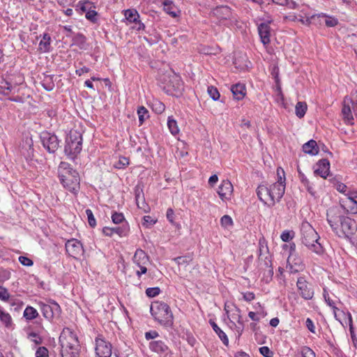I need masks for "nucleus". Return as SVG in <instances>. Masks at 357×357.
Masks as SVG:
<instances>
[{
  "mask_svg": "<svg viewBox=\"0 0 357 357\" xmlns=\"http://www.w3.org/2000/svg\"><path fill=\"white\" fill-rule=\"evenodd\" d=\"M287 268L291 273H297L305 269V264L298 255H292L287 258Z\"/></svg>",
  "mask_w": 357,
  "mask_h": 357,
  "instance_id": "nucleus-17",
  "label": "nucleus"
},
{
  "mask_svg": "<svg viewBox=\"0 0 357 357\" xmlns=\"http://www.w3.org/2000/svg\"><path fill=\"white\" fill-rule=\"evenodd\" d=\"M38 305L43 317L48 321H52L55 317H59L61 313L59 305L53 300H49L47 303L39 302Z\"/></svg>",
  "mask_w": 357,
  "mask_h": 357,
  "instance_id": "nucleus-9",
  "label": "nucleus"
},
{
  "mask_svg": "<svg viewBox=\"0 0 357 357\" xmlns=\"http://www.w3.org/2000/svg\"><path fill=\"white\" fill-rule=\"evenodd\" d=\"M295 233L292 230H284L281 234L280 238L284 242H289L294 237Z\"/></svg>",
  "mask_w": 357,
  "mask_h": 357,
  "instance_id": "nucleus-45",
  "label": "nucleus"
},
{
  "mask_svg": "<svg viewBox=\"0 0 357 357\" xmlns=\"http://www.w3.org/2000/svg\"><path fill=\"white\" fill-rule=\"evenodd\" d=\"M130 232V226L127 222L123 223L121 226L114 227H105L102 229V233L106 236H112L114 234H118L120 237L128 236Z\"/></svg>",
  "mask_w": 357,
  "mask_h": 357,
  "instance_id": "nucleus-15",
  "label": "nucleus"
},
{
  "mask_svg": "<svg viewBox=\"0 0 357 357\" xmlns=\"http://www.w3.org/2000/svg\"><path fill=\"white\" fill-rule=\"evenodd\" d=\"M13 89V86L7 82H1L0 83V100L9 96L12 90Z\"/></svg>",
  "mask_w": 357,
  "mask_h": 357,
  "instance_id": "nucleus-33",
  "label": "nucleus"
},
{
  "mask_svg": "<svg viewBox=\"0 0 357 357\" xmlns=\"http://www.w3.org/2000/svg\"><path fill=\"white\" fill-rule=\"evenodd\" d=\"M149 349L160 357H172L173 352L162 340H152L149 344Z\"/></svg>",
  "mask_w": 357,
  "mask_h": 357,
  "instance_id": "nucleus-13",
  "label": "nucleus"
},
{
  "mask_svg": "<svg viewBox=\"0 0 357 357\" xmlns=\"http://www.w3.org/2000/svg\"><path fill=\"white\" fill-rule=\"evenodd\" d=\"M54 75H44L41 81L43 87L47 91H50L54 88Z\"/></svg>",
  "mask_w": 357,
  "mask_h": 357,
  "instance_id": "nucleus-32",
  "label": "nucleus"
},
{
  "mask_svg": "<svg viewBox=\"0 0 357 357\" xmlns=\"http://www.w3.org/2000/svg\"><path fill=\"white\" fill-rule=\"evenodd\" d=\"M167 126L169 129L170 132L173 135H176V134L178 133L179 129L178 128L177 123L174 119H172L171 117L168 118Z\"/></svg>",
  "mask_w": 357,
  "mask_h": 357,
  "instance_id": "nucleus-41",
  "label": "nucleus"
},
{
  "mask_svg": "<svg viewBox=\"0 0 357 357\" xmlns=\"http://www.w3.org/2000/svg\"><path fill=\"white\" fill-rule=\"evenodd\" d=\"M234 188L231 183L229 180H223L218 189V194L223 202L231 199L233 194Z\"/></svg>",
  "mask_w": 357,
  "mask_h": 357,
  "instance_id": "nucleus-19",
  "label": "nucleus"
},
{
  "mask_svg": "<svg viewBox=\"0 0 357 357\" xmlns=\"http://www.w3.org/2000/svg\"><path fill=\"white\" fill-rule=\"evenodd\" d=\"M124 15L129 22H137L139 18V15L136 10L128 9L125 10Z\"/></svg>",
  "mask_w": 357,
  "mask_h": 357,
  "instance_id": "nucleus-36",
  "label": "nucleus"
},
{
  "mask_svg": "<svg viewBox=\"0 0 357 357\" xmlns=\"http://www.w3.org/2000/svg\"><path fill=\"white\" fill-rule=\"evenodd\" d=\"M303 151L311 155H316L319 153V147L316 141L311 139L303 144Z\"/></svg>",
  "mask_w": 357,
  "mask_h": 357,
  "instance_id": "nucleus-28",
  "label": "nucleus"
},
{
  "mask_svg": "<svg viewBox=\"0 0 357 357\" xmlns=\"http://www.w3.org/2000/svg\"><path fill=\"white\" fill-rule=\"evenodd\" d=\"M97 15L98 13L94 10V8H91L85 14V17L88 20L94 23L97 22Z\"/></svg>",
  "mask_w": 357,
  "mask_h": 357,
  "instance_id": "nucleus-49",
  "label": "nucleus"
},
{
  "mask_svg": "<svg viewBox=\"0 0 357 357\" xmlns=\"http://www.w3.org/2000/svg\"><path fill=\"white\" fill-rule=\"evenodd\" d=\"M9 298V293L5 287L0 286V300L7 301Z\"/></svg>",
  "mask_w": 357,
  "mask_h": 357,
  "instance_id": "nucleus-57",
  "label": "nucleus"
},
{
  "mask_svg": "<svg viewBox=\"0 0 357 357\" xmlns=\"http://www.w3.org/2000/svg\"><path fill=\"white\" fill-rule=\"evenodd\" d=\"M66 250L70 256L74 258H77L84 253L82 244L75 238L68 240L66 243Z\"/></svg>",
  "mask_w": 357,
  "mask_h": 357,
  "instance_id": "nucleus-16",
  "label": "nucleus"
},
{
  "mask_svg": "<svg viewBox=\"0 0 357 357\" xmlns=\"http://www.w3.org/2000/svg\"><path fill=\"white\" fill-rule=\"evenodd\" d=\"M211 15L220 20H229L231 17V10L227 6H217L211 11Z\"/></svg>",
  "mask_w": 357,
  "mask_h": 357,
  "instance_id": "nucleus-20",
  "label": "nucleus"
},
{
  "mask_svg": "<svg viewBox=\"0 0 357 357\" xmlns=\"http://www.w3.org/2000/svg\"><path fill=\"white\" fill-rule=\"evenodd\" d=\"M209 323L213 328V331L215 332V333L218 335L219 338L222 340V343L227 346L229 344V339L225 334V333L221 330L220 328L218 327V326L215 324V321L210 320Z\"/></svg>",
  "mask_w": 357,
  "mask_h": 357,
  "instance_id": "nucleus-31",
  "label": "nucleus"
},
{
  "mask_svg": "<svg viewBox=\"0 0 357 357\" xmlns=\"http://www.w3.org/2000/svg\"><path fill=\"white\" fill-rule=\"evenodd\" d=\"M301 355L303 357H315L314 352L308 347H303L301 349Z\"/></svg>",
  "mask_w": 357,
  "mask_h": 357,
  "instance_id": "nucleus-51",
  "label": "nucleus"
},
{
  "mask_svg": "<svg viewBox=\"0 0 357 357\" xmlns=\"http://www.w3.org/2000/svg\"><path fill=\"white\" fill-rule=\"evenodd\" d=\"M128 164V160L126 158L123 157L119 160L118 164L116 165L115 167L116 168H123L126 167Z\"/></svg>",
  "mask_w": 357,
  "mask_h": 357,
  "instance_id": "nucleus-63",
  "label": "nucleus"
},
{
  "mask_svg": "<svg viewBox=\"0 0 357 357\" xmlns=\"http://www.w3.org/2000/svg\"><path fill=\"white\" fill-rule=\"evenodd\" d=\"M112 220L114 224H123L126 222L123 214L117 212L113 213L112 215Z\"/></svg>",
  "mask_w": 357,
  "mask_h": 357,
  "instance_id": "nucleus-46",
  "label": "nucleus"
},
{
  "mask_svg": "<svg viewBox=\"0 0 357 357\" xmlns=\"http://www.w3.org/2000/svg\"><path fill=\"white\" fill-rule=\"evenodd\" d=\"M257 195L259 200L269 208L275 204L268 184L259 185L257 188Z\"/></svg>",
  "mask_w": 357,
  "mask_h": 357,
  "instance_id": "nucleus-14",
  "label": "nucleus"
},
{
  "mask_svg": "<svg viewBox=\"0 0 357 357\" xmlns=\"http://www.w3.org/2000/svg\"><path fill=\"white\" fill-rule=\"evenodd\" d=\"M264 265L266 267L264 275L266 277V282H268L270 280H271L273 275V269L272 267L271 261L268 257L265 258Z\"/></svg>",
  "mask_w": 357,
  "mask_h": 357,
  "instance_id": "nucleus-38",
  "label": "nucleus"
},
{
  "mask_svg": "<svg viewBox=\"0 0 357 357\" xmlns=\"http://www.w3.org/2000/svg\"><path fill=\"white\" fill-rule=\"evenodd\" d=\"M341 206L351 214L357 213V194L349 195Z\"/></svg>",
  "mask_w": 357,
  "mask_h": 357,
  "instance_id": "nucleus-22",
  "label": "nucleus"
},
{
  "mask_svg": "<svg viewBox=\"0 0 357 357\" xmlns=\"http://www.w3.org/2000/svg\"><path fill=\"white\" fill-rule=\"evenodd\" d=\"M151 313L155 321L166 327L173 324V314L169 306L162 301H157L151 305Z\"/></svg>",
  "mask_w": 357,
  "mask_h": 357,
  "instance_id": "nucleus-5",
  "label": "nucleus"
},
{
  "mask_svg": "<svg viewBox=\"0 0 357 357\" xmlns=\"http://www.w3.org/2000/svg\"><path fill=\"white\" fill-rule=\"evenodd\" d=\"M231 91L236 100H242L245 96V86L243 84H236L231 86Z\"/></svg>",
  "mask_w": 357,
  "mask_h": 357,
  "instance_id": "nucleus-26",
  "label": "nucleus"
},
{
  "mask_svg": "<svg viewBox=\"0 0 357 357\" xmlns=\"http://www.w3.org/2000/svg\"><path fill=\"white\" fill-rule=\"evenodd\" d=\"M142 190H140L139 188H136L135 190V200L137 205L139 208H142V206H140L139 201L142 199V204H144V199L143 196H141Z\"/></svg>",
  "mask_w": 357,
  "mask_h": 357,
  "instance_id": "nucleus-55",
  "label": "nucleus"
},
{
  "mask_svg": "<svg viewBox=\"0 0 357 357\" xmlns=\"http://www.w3.org/2000/svg\"><path fill=\"white\" fill-rule=\"evenodd\" d=\"M155 222L156 220H153L152 217L150 215H145L143 218L142 225L146 227H151L153 225Z\"/></svg>",
  "mask_w": 357,
  "mask_h": 357,
  "instance_id": "nucleus-54",
  "label": "nucleus"
},
{
  "mask_svg": "<svg viewBox=\"0 0 357 357\" xmlns=\"http://www.w3.org/2000/svg\"><path fill=\"white\" fill-rule=\"evenodd\" d=\"M159 336V334L155 331H150L145 333V338L147 340H153Z\"/></svg>",
  "mask_w": 357,
  "mask_h": 357,
  "instance_id": "nucleus-60",
  "label": "nucleus"
},
{
  "mask_svg": "<svg viewBox=\"0 0 357 357\" xmlns=\"http://www.w3.org/2000/svg\"><path fill=\"white\" fill-rule=\"evenodd\" d=\"M301 241L311 251L317 255H321L324 252L323 247L319 243V236L315 229L307 222H303L301 225Z\"/></svg>",
  "mask_w": 357,
  "mask_h": 357,
  "instance_id": "nucleus-4",
  "label": "nucleus"
},
{
  "mask_svg": "<svg viewBox=\"0 0 357 357\" xmlns=\"http://www.w3.org/2000/svg\"><path fill=\"white\" fill-rule=\"evenodd\" d=\"M149 112L144 106H140L137 109V114L139 116V121L142 124L146 119L149 117Z\"/></svg>",
  "mask_w": 357,
  "mask_h": 357,
  "instance_id": "nucleus-42",
  "label": "nucleus"
},
{
  "mask_svg": "<svg viewBox=\"0 0 357 357\" xmlns=\"http://www.w3.org/2000/svg\"><path fill=\"white\" fill-rule=\"evenodd\" d=\"M73 45L77 46L82 50H86L89 48V44L86 42V38L82 33H77L73 38Z\"/></svg>",
  "mask_w": 357,
  "mask_h": 357,
  "instance_id": "nucleus-27",
  "label": "nucleus"
},
{
  "mask_svg": "<svg viewBox=\"0 0 357 357\" xmlns=\"http://www.w3.org/2000/svg\"><path fill=\"white\" fill-rule=\"evenodd\" d=\"M271 21L262 22L258 24L257 30L260 38V40L264 46L266 47L271 42Z\"/></svg>",
  "mask_w": 357,
  "mask_h": 357,
  "instance_id": "nucleus-18",
  "label": "nucleus"
},
{
  "mask_svg": "<svg viewBox=\"0 0 357 357\" xmlns=\"http://www.w3.org/2000/svg\"><path fill=\"white\" fill-rule=\"evenodd\" d=\"M259 352L264 357H272L273 354V351L266 346L260 347Z\"/></svg>",
  "mask_w": 357,
  "mask_h": 357,
  "instance_id": "nucleus-58",
  "label": "nucleus"
},
{
  "mask_svg": "<svg viewBox=\"0 0 357 357\" xmlns=\"http://www.w3.org/2000/svg\"><path fill=\"white\" fill-rule=\"evenodd\" d=\"M40 139L44 148L50 153H54L59 147V140L57 136L49 132H43Z\"/></svg>",
  "mask_w": 357,
  "mask_h": 357,
  "instance_id": "nucleus-11",
  "label": "nucleus"
},
{
  "mask_svg": "<svg viewBox=\"0 0 357 357\" xmlns=\"http://www.w3.org/2000/svg\"><path fill=\"white\" fill-rule=\"evenodd\" d=\"M323 297H324V299L326 303L327 304V305H328L333 310L335 318L337 320H338L337 312H339L340 310L337 307V303H340V301L339 300H337V301L333 300L331 298L329 293L326 288H324V289H323Z\"/></svg>",
  "mask_w": 357,
  "mask_h": 357,
  "instance_id": "nucleus-23",
  "label": "nucleus"
},
{
  "mask_svg": "<svg viewBox=\"0 0 357 357\" xmlns=\"http://www.w3.org/2000/svg\"><path fill=\"white\" fill-rule=\"evenodd\" d=\"M220 225L225 229H229L233 227L234 222L229 215H225L220 218Z\"/></svg>",
  "mask_w": 357,
  "mask_h": 357,
  "instance_id": "nucleus-39",
  "label": "nucleus"
},
{
  "mask_svg": "<svg viewBox=\"0 0 357 357\" xmlns=\"http://www.w3.org/2000/svg\"><path fill=\"white\" fill-rule=\"evenodd\" d=\"M36 357H49V352L46 347H40L36 352Z\"/></svg>",
  "mask_w": 357,
  "mask_h": 357,
  "instance_id": "nucleus-52",
  "label": "nucleus"
},
{
  "mask_svg": "<svg viewBox=\"0 0 357 357\" xmlns=\"http://www.w3.org/2000/svg\"><path fill=\"white\" fill-rule=\"evenodd\" d=\"M85 213L87 216L89 225L91 227H95L96 226V220L94 218L92 211L91 209L88 208L86 210Z\"/></svg>",
  "mask_w": 357,
  "mask_h": 357,
  "instance_id": "nucleus-48",
  "label": "nucleus"
},
{
  "mask_svg": "<svg viewBox=\"0 0 357 357\" xmlns=\"http://www.w3.org/2000/svg\"><path fill=\"white\" fill-rule=\"evenodd\" d=\"M59 176L63 186L73 193H77L79 189V176L77 172L71 168L66 162H61L59 168Z\"/></svg>",
  "mask_w": 357,
  "mask_h": 357,
  "instance_id": "nucleus-3",
  "label": "nucleus"
},
{
  "mask_svg": "<svg viewBox=\"0 0 357 357\" xmlns=\"http://www.w3.org/2000/svg\"><path fill=\"white\" fill-rule=\"evenodd\" d=\"M95 8L93 3L89 1H79L76 5L75 10L79 14L86 13L90 9Z\"/></svg>",
  "mask_w": 357,
  "mask_h": 357,
  "instance_id": "nucleus-30",
  "label": "nucleus"
},
{
  "mask_svg": "<svg viewBox=\"0 0 357 357\" xmlns=\"http://www.w3.org/2000/svg\"><path fill=\"white\" fill-rule=\"evenodd\" d=\"M342 312L344 314V312ZM345 315L347 317V319H348V324L349 326V332H350L353 344H354V347L356 348L357 347V337L354 332L352 316L350 312H347V314H345Z\"/></svg>",
  "mask_w": 357,
  "mask_h": 357,
  "instance_id": "nucleus-34",
  "label": "nucleus"
},
{
  "mask_svg": "<svg viewBox=\"0 0 357 357\" xmlns=\"http://www.w3.org/2000/svg\"><path fill=\"white\" fill-rule=\"evenodd\" d=\"M255 298V294L253 292L247 291V292L243 294V298L246 301H251L254 300Z\"/></svg>",
  "mask_w": 357,
  "mask_h": 357,
  "instance_id": "nucleus-64",
  "label": "nucleus"
},
{
  "mask_svg": "<svg viewBox=\"0 0 357 357\" xmlns=\"http://www.w3.org/2000/svg\"><path fill=\"white\" fill-rule=\"evenodd\" d=\"M95 342L96 354L98 357H110L112 356V344L102 335H98Z\"/></svg>",
  "mask_w": 357,
  "mask_h": 357,
  "instance_id": "nucleus-12",
  "label": "nucleus"
},
{
  "mask_svg": "<svg viewBox=\"0 0 357 357\" xmlns=\"http://www.w3.org/2000/svg\"><path fill=\"white\" fill-rule=\"evenodd\" d=\"M27 337L30 341L34 342L36 344H40L42 343L41 337L35 332L28 333Z\"/></svg>",
  "mask_w": 357,
  "mask_h": 357,
  "instance_id": "nucleus-47",
  "label": "nucleus"
},
{
  "mask_svg": "<svg viewBox=\"0 0 357 357\" xmlns=\"http://www.w3.org/2000/svg\"><path fill=\"white\" fill-rule=\"evenodd\" d=\"M296 287L299 295L304 300L312 299L314 292L312 285L309 283L304 276H300L297 279Z\"/></svg>",
  "mask_w": 357,
  "mask_h": 357,
  "instance_id": "nucleus-10",
  "label": "nucleus"
},
{
  "mask_svg": "<svg viewBox=\"0 0 357 357\" xmlns=\"http://www.w3.org/2000/svg\"><path fill=\"white\" fill-rule=\"evenodd\" d=\"M305 325L307 329L312 333H315V326L311 319L307 318L305 321Z\"/></svg>",
  "mask_w": 357,
  "mask_h": 357,
  "instance_id": "nucleus-61",
  "label": "nucleus"
},
{
  "mask_svg": "<svg viewBox=\"0 0 357 357\" xmlns=\"http://www.w3.org/2000/svg\"><path fill=\"white\" fill-rule=\"evenodd\" d=\"M277 181L271 185H268L275 204L280 201L285 192L284 172L281 167L277 169Z\"/></svg>",
  "mask_w": 357,
  "mask_h": 357,
  "instance_id": "nucleus-8",
  "label": "nucleus"
},
{
  "mask_svg": "<svg viewBox=\"0 0 357 357\" xmlns=\"http://www.w3.org/2000/svg\"><path fill=\"white\" fill-rule=\"evenodd\" d=\"M82 135L76 130H72L66 138L65 153L70 158H74L82 149Z\"/></svg>",
  "mask_w": 357,
  "mask_h": 357,
  "instance_id": "nucleus-6",
  "label": "nucleus"
},
{
  "mask_svg": "<svg viewBox=\"0 0 357 357\" xmlns=\"http://www.w3.org/2000/svg\"><path fill=\"white\" fill-rule=\"evenodd\" d=\"M207 92L209 95V96L213 100H218L220 98V93L216 87L213 86H209L207 89Z\"/></svg>",
  "mask_w": 357,
  "mask_h": 357,
  "instance_id": "nucleus-44",
  "label": "nucleus"
},
{
  "mask_svg": "<svg viewBox=\"0 0 357 357\" xmlns=\"http://www.w3.org/2000/svg\"><path fill=\"white\" fill-rule=\"evenodd\" d=\"M0 321L6 328L13 329L14 324L11 316L1 307H0Z\"/></svg>",
  "mask_w": 357,
  "mask_h": 357,
  "instance_id": "nucleus-25",
  "label": "nucleus"
},
{
  "mask_svg": "<svg viewBox=\"0 0 357 357\" xmlns=\"http://www.w3.org/2000/svg\"><path fill=\"white\" fill-rule=\"evenodd\" d=\"M342 114L345 123L353 125L354 115L357 116V89L349 96H346L342 102Z\"/></svg>",
  "mask_w": 357,
  "mask_h": 357,
  "instance_id": "nucleus-7",
  "label": "nucleus"
},
{
  "mask_svg": "<svg viewBox=\"0 0 357 357\" xmlns=\"http://www.w3.org/2000/svg\"><path fill=\"white\" fill-rule=\"evenodd\" d=\"M62 357H79V343L76 334L70 328L63 329L59 337Z\"/></svg>",
  "mask_w": 357,
  "mask_h": 357,
  "instance_id": "nucleus-2",
  "label": "nucleus"
},
{
  "mask_svg": "<svg viewBox=\"0 0 357 357\" xmlns=\"http://www.w3.org/2000/svg\"><path fill=\"white\" fill-rule=\"evenodd\" d=\"M178 265H184V264H188L189 262L191 261V259L188 257H178L174 258V259Z\"/></svg>",
  "mask_w": 357,
  "mask_h": 357,
  "instance_id": "nucleus-56",
  "label": "nucleus"
},
{
  "mask_svg": "<svg viewBox=\"0 0 357 357\" xmlns=\"http://www.w3.org/2000/svg\"><path fill=\"white\" fill-rule=\"evenodd\" d=\"M319 17H326L327 19L325 21V24L328 27H333L338 24V20L335 17H330L326 15L325 13H321Z\"/></svg>",
  "mask_w": 357,
  "mask_h": 357,
  "instance_id": "nucleus-43",
  "label": "nucleus"
},
{
  "mask_svg": "<svg viewBox=\"0 0 357 357\" xmlns=\"http://www.w3.org/2000/svg\"><path fill=\"white\" fill-rule=\"evenodd\" d=\"M307 106L305 102H298L295 107V114L299 119L303 118L307 111Z\"/></svg>",
  "mask_w": 357,
  "mask_h": 357,
  "instance_id": "nucleus-35",
  "label": "nucleus"
},
{
  "mask_svg": "<svg viewBox=\"0 0 357 357\" xmlns=\"http://www.w3.org/2000/svg\"><path fill=\"white\" fill-rule=\"evenodd\" d=\"M160 293L159 287H149L146 290V294L148 297H155Z\"/></svg>",
  "mask_w": 357,
  "mask_h": 357,
  "instance_id": "nucleus-50",
  "label": "nucleus"
},
{
  "mask_svg": "<svg viewBox=\"0 0 357 357\" xmlns=\"http://www.w3.org/2000/svg\"><path fill=\"white\" fill-rule=\"evenodd\" d=\"M327 221L333 232L340 238H349L356 229V222L344 216L338 207H331L327 211Z\"/></svg>",
  "mask_w": 357,
  "mask_h": 357,
  "instance_id": "nucleus-1",
  "label": "nucleus"
},
{
  "mask_svg": "<svg viewBox=\"0 0 357 357\" xmlns=\"http://www.w3.org/2000/svg\"><path fill=\"white\" fill-rule=\"evenodd\" d=\"M330 172V162L327 159L320 160L316 165L314 173L315 175L320 176L326 178Z\"/></svg>",
  "mask_w": 357,
  "mask_h": 357,
  "instance_id": "nucleus-21",
  "label": "nucleus"
},
{
  "mask_svg": "<svg viewBox=\"0 0 357 357\" xmlns=\"http://www.w3.org/2000/svg\"><path fill=\"white\" fill-rule=\"evenodd\" d=\"M176 82V86L175 88V91L178 93H181V91H183V83L180 79V77H176L174 78Z\"/></svg>",
  "mask_w": 357,
  "mask_h": 357,
  "instance_id": "nucleus-62",
  "label": "nucleus"
},
{
  "mask_svg": "<svg viewBox=\"0 0 357 357\" xmlns=\"http://www.w3.org/2000/svg\"><path fill=\"white\" fill-rule=\"evenodd\" d=\"M23 316L27 320H32L38 316V312L34 307L27 306L24 311Z\"/></svg>",
  "mask_w": 357,
  "mask_h": 357,
  "instance_id": "nucleus-37",
  "label": "nucleus"
},
{
  "mask_svg": "<svg viewBox=\"0 0 357 357\" xmlns=\"http://www.w3.org/2000/svg\"><path fill=\"white\" fill-rule=\"evenodd\" d=\"M51 36L48 33H44L39 43V50L43 52H49L51 50Z\"/></svg>",
  "mask_w": 357,
  "mask_h": 357,
  "instance_id": "nucleus-29",
  "label": "nucleus"
},
{
  "mask_svg": "<svg viewBox=\"0 0 357 357\" xmlns=\"http://www.w3.org/2000/svg\"><path fill=\"white\" fill-rule=\"evenodd\" d=\"M283 249L289 250V256H291L292 255H298L296 251V244L294 243L284 245Z\"/></svg>",
  "mask_w": 357,
  "mask_h": 357,
  "instance_id": "nucleus-53",
  "label": "nucleus"
},
{
  "mask_svg": "<svg viewBox=\"0 0 357 357\" xmlns=\"http://www.w3.org/2000/svg\"><path fill=\"white\" fill-rule=\"evenodd\" d=\"M133 263L137 266L146 265L149 261V257L142 249H137L132 259Z\"/></svg>",
  "mask_w": 357,
  "mask_h": 357,
  "instance_id": "nucleus-24",
  "label": "nucleus"
},
{
  "mask_svg": "<svg viewBox=\"0 0 357 357\" xmlns=\"http://www.w3.org/2000/svg\"><path fill=\"white\" fill-rule=\"evenodd\" d=\"M19 261L23 265V266H31L33 264V261L25 257V256H20L19 257Z\"/></svg>",
  "mask_w": 357,
  "mask_h": 357,
  "instance_id": "nucleus-59",
  "label": "nucleus"
},
{
  "mask_svg": "<svg viewBox=\"0 0 357 357\" xmlns=\"http://www.w3.org/2000/svg\"><path fill=\"white\" fill-rule=\"evenodd\" d=\"M151 106L153 110L157 114H162L165 109V105L158 100H153Z\"/></svg>",
  "mask_w": 357,
  "mask_h": 357,
  "instance_id": "nucleus-40",
  "label": "nucleus"
}]
</instances>
